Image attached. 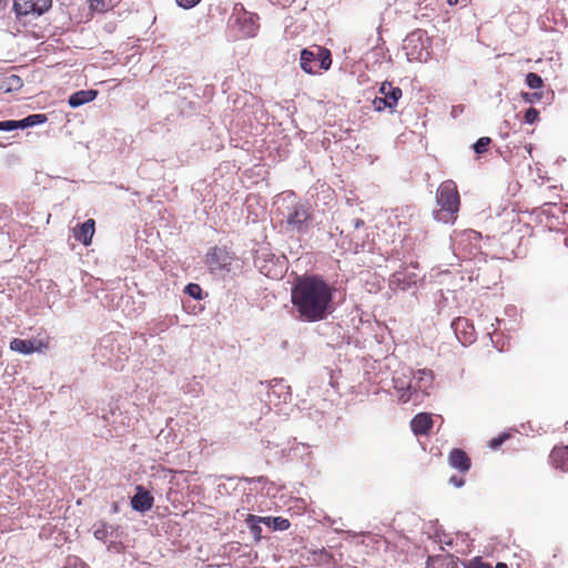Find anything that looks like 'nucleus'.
Listing matches in <instances>:
<instances>
[{
    "mask_svg": "<svg viewBox=\"0 0 568 568\" xmlns=\"http://www.w3.org/2000/svg\"><path fill=\"white\" fill-rule=\"evenodd\" d=\"M113 7L111 0H90V8L93 11L104 12Z\"/></svg>",
    "mask_w": 568,
    "mask_h": 568,
    "instance_id": "21",
    "label": "nucleus"
},
{
    "mask_svg": "<svg viewBox=\"0 0 568 568\" xmlns=\"http://www.w3.org/2000/svg\"><path fill=\"white\" fill-rule=\"evenodd\" d=\"M233 11V16H236L235 22L239 24L243 37H255L258 30L257 16L246 12L242 4H235Z\"/></svg>",
    "mask_w": 568,
    "mask_h": 568,
    "instance_id": "6",
    "label": "nucleus"
},
{
    "mask_svg": "<svg viewBox=\"0 0 568 568\" xmlns=\"http://www.w3.org/2000/svg\"><path fill=\"white\" fill-rule=\"evenodd\" d=\"M526 83L531 89H539L542 87V79L537 73H528L526 77Z\"/></svg>",
    "mask_w": 568,
    "mask_h": 568,
    "instance_id": "23",
    "label": "nucleus"
},
{
    "mask_svg": "<svg viewBox=\"0 0 568 568\" xmlns=\"http://www.w3.org/2000/svg\"><path fill=\"white\" fill-rule=\"evenodd\" d=\"M338 532H345V534H348L351 532L349 530H339Z\"/></svg>",
    "mask_w": 568,
    "mask_h": 568,
    "instance_id": "38",
    "label": "nucleus"
},
{
    "mask_svg": "<svg viewBox=\"0 0 568 568\" xmlns=\"http://www.w3.org/2000/svg\"><path fill=\"white\" fill-rule=\"evenodd\" d=\"M438 557L439 556H428L427 566L429 567L430 565H433L438 559Z\"/></svg>",
    "mask_w": 568,
    "mask_h": 568,
    "instance_id": "35",
    "label": "nucleus"
},
{
    "mask_svg": "<svg viewBox=\"0 0 568 568\" xmlns=\"http://www.w3.org/2000/svg\"><path fill=\"white\" fill-rule=\"evenodd\" d=\"M448 3H449L450 6H455V4H457V3H458V0H448Z\"/></svg>",
    "mask_w": 568,
    "mask_h": 568,
    "instance_id": "37",
    "label": "nucleus"
},
{
    "mask_svg": "<svg viewBox=\"0 0 568 568\" xmlns=\"http://www.w3.org/2000/svg\"><path fill=\"white\" fill-rule=\"evenodd\" d=\"M507 437H508V435H501L497 438L491 439L489 442L490 448H493V449L498 448L506 440Z\"/></svg>",
    "mask_w": 568,
    "mask_h": 568,
    "instance_id": "31",
    "label": "nucleus"
},
{
    "mask_svg": "<svg viewBox=\"0 0 568 568\" xmlns=\"http://www.w3.org/2000/svg\"><path fill=\"white\" fill-rule=\"evenodd\" d=\"M551 463L556 468L568 470V446L555 447L550 455Z\"/></svg>",
    "mask_w": 568,
    "mask_h": 568,
    "instance_id": "16",
    "label": "nucleus"
},
{
    "mask_svg": "<svg viewBox=\"0 0 568 568\" xmlns=\"http://www.w3.org/2000/svg\"><path fill=\"white\" fill-rule=\"evenodd\" d=\"M186 293L194 298L201 297V287L197 284H189L186 286Z\"/></svg>",
    "mask_w": 568,
    "mask_h": 568,
    "instance_id": "29",
    "label": "nucleus"
},
{
    "mask_svg": "<svg viewBox=\"0 0 568 568\" xmlns=\"http://www.w3.org/2000/svg\"><path fill=\"white\" fill-rule=\"evenodd\" d=\"M491 142V140L489 138H480L475 144H474V150L477 154H481L484 152H486L487 150V146L489 145V143Z\"/></svg>",
    "mask_w": 568,
    "mask_h": 568,
    "instance_id": "24",
    "label": "nucleus"
},
{
    "mask_svg": "<svg viewBox=\"0 0 568 568\" xmlns=\"http://www.w3.org/2000/svg\"><path fill=\"white\" fill-rule=\"evenodd\" d=\"M311 213L308 206L304 204H294L286 216V230L296 233L307 231Z\"/></svg>",
    "mask_w": 568,
    "mask_h": 568,
    "instance_id": "4",
    "label": "nucleus"
},
{
    "mask_svg": "<svg viewBox=\"0 0 568 568\" xmlns=\"http://www.w3.org/2000/svg\"><path fill=\"white\" fill-rule=\"evenodd\" d=\"M381 93L384 94V98L389 100L388 108L393 109L396 106L398 100L402 97V90L399 88L393 87L388 82H384L381 87Z\"/></svg>",
    "mask_w": 568,
    "mask_h": 568,
    "instance_id": "18",
    "label": "nucleus"
},
{
    "mask_svg": "<svg viewBox=\"0 0 568 568\" xmlns=\"http://www.w3.org/2000/svg\"><path fill=\"white\" fill-rule=\"evenodd\" d=\"M539 112L535 108H529L525 113V121L529 124L538 119Z\"/></svg>",
    "mask_w": 568,
    "mask_h": 568,
    "instance_id": "28",
    "label": "nucleus"
},
{
    "mask_svg": "<svg viewBox=\"0 0 568 568\" xmlns=\"http://www.w3.org/2000/svg\"><path fill=\"white\" fill-rule=\"evenodd\" d=\"M449 483L456 487H462L465 484L464 479L457 478L456 476H452L449 479Z\"/></svg>",
    "mask_w": 568,
    "mask_h": 568,
    "instance_id": "32",
    "label": "nucleus"
},
{
    "mask_svg": "<svg viewBox=\"0 0 568 568\" xmlns=\"http://www.w3.org/2000/svg\"><path fill=\"white\" fill-rule=\"evenodd\" d=\"M432 425V416L427 413L417 414L410 422L412 429L416 435L427 434Z\"/></svg>",
    "mask_w": 568,
    "mask_h": 568,
    "instance_id": "11",
    "label": "nucleus"
},
{
    "mask_svg": "<svg viewBox=\"0 0 568 568\" xmlns=\"http://www.w3.org/2000/svg\"><path fill=\"white\" fill-rule=\"evenodd\" d=\"M317 62H318V59H317V55H316V47H314L312 49H304V50H302V52H301V68L306 73H310V74L315 73L316 72Z\"/></svg>",
    "mask_w": 568,
    "mask_h": 568,
    "instance_id": "13",
    "label": "nucleus"
},
{
    "mask_svg": "<svg viewBox=\"0 0 568 568\" xmlns=\"http://www.w3.org/2000/svg\"><path fill=\"white\" fill-rule=\"evenodd\" d=\"M94 220H87L83 224L79 226V229L74 230V237L84 245H90L92 236L94 234Z\"/></svg>",
    "mask_w": 568,
    "mask_h": 568,
    "instance_id": "14",
    "label": "nucleus"
},
{
    "mask_svg": "<svg viewBox=\"0 0 568 568\" xmlns=\"http://www.w3.org/2000/svg\"><path fill=\"white\" fill-rule=\"evenodd\" d=\"M434 537H435L434 538V542H440V544L444 542L445 545H448V546L452 545V540L450 539L449 540H443L442 538H439L440 535H434Z\"/></svg>",
    "mask_w": 568,
    "mask_h": 568,
    "instance_id": "33",
    "label": "nucleus"
},
{
    "mask_svg": "<svg viewBox=\"0 0 568 568\" xmlns=\"http://www.w3.org/2000/svg\"><path fill=\"white\" fill-rule=\"evenodd\" d=\"M43 343L40 341H31V339H21V338H13L10 342V349L28 355L32 354L34 352H40L43 347Z\"/></svg>",
    "mask_w": 568,
    "mask_h": 568,
    "instance_id": "10",
    "label": "nucleus"
},
{
    "mask_svg": "<svg viewBox=\"0 0 568 568\" xmlns=\"http://www.w3.org/2000/svg\"><path fill=\"white\" fill-rule=\"evenodd\" d=\"M449 465L453 468L458 469L459 471H467L470 468V460L465 452L462 449L455 448L450 452L449 457Z\"/></svg>",
    "mask_w": 568,
    "mask_h": 568,
    "instance_id": "12",
    "label": "nucleus"
},
{
    "mask_svg": "<svg viewBox=\"0 0 568 568\" xmlns=\"http://www.w3.org/2000/svg\"><path fill=\"white\" fill-rule=\"evenodd\" d=\"M436 201L440 209L434 212V217L443 222L453 220L459 209V194L455 182H443L437 190Z\"/></svg>",
    "mask_w": 568,
    "mask_h": 568,
    "instance_id": "3",
    "label": "nucleus"
},
{
    "mask_svg": "<svg viewBox=\"0 0 568 568\" xmlns=\"http://www.w3.org/2000/svg\"><path fill=\"white\" fill-rule=\"evenodd\" d=\"M234 520L239 526H234V529H240V532L244 531V528L251 532H262L266 530H287L291 527L290 521L283 517H271V516H255L247 514L244 510H236Z\"/></svg>",
    "mask_w": 568,
    "mask_h": 568,
    "instance_id": "2",
    "label": "nucleus"
},
{
    "mask_svg": "<svg viewBox=\"0 0 568 568\" xmlns=\"http://www.w3.org/2000/svg\"><path fill=\"white\" fill-rule=\"evenodd\" d=\"M20 124L16 120L0 121V131H13L20 129Z\"/></svg>",
    "mask_w": 568,
    "mask_h": 568,
    "instance_id": "26",
    "label": "nucleus"
},
{
    "mask_svg": "<svg viewBox=\"0 0 568 568\" xmlns=\"http://www.w3.org/2000/svg\"><path fill=\"white\" fill-rule=\"evenodd\" d=\"M52 0H14L13 8L18 17H38L51 7Z\"/></svg>",
    "mask_w": 568,
    "mask_h": 568,
    "instance_id": "7",
    "label": "nucleus"
},
{
    "mask_svg": "<svg viewBox=\"0 0 568 568\" xmlns=\"http://www.w3.org/2000/svg\"><path fill=\"white\" fill-rule=\"evenodd\" d=\"M291 302L296 318L307 323L326 320L335 310L333 287L315 275L296 280L292 287Z\"/></svg>",
    "mask_w": 568,
    "mask_h": 568,
    "instance_id": "1",
    "label": "nucleus"
},
{
    "mask_svg": "<svg viewBox=\"0 0 568 568\" xmlns=\"http://www.w3.org/2000/svg\"><path fill=\"white\" fill-rule=\"evenodd\" d=\"M98 95L95 90H81L73 93L69 98V105L71 108H78L84 103L93 101Z\"/></svg>",
    "mask_w": 568,
    "mask_h": 568,
    "instance_id": "17",
    "label": "nucleus"
},
{
    "mask_svg": "<svg viewBox=\"0 0 568 568\" xmlns=\"http://www.w3.org/2000/svg\"><path fill=\"white\" fill-rule=\"evenodd\" d=\"M199 2L200 0H176V3L184 9L193 8Z\"/></svg>",
    "mask_w": 568,
    "mask_h": 568,
    "instance_id": "30",
    "label": "nucleus"
},
{
    "mask_svg": "<svg viewBox=\"0 0 568 568\" xmlns=\"http://www.w3.org/2000/svg\"><path fill=\"white\" fill-rule=\"evenodd\" d=\"M316 55L318 59V69L328 70L332 64L331 52L327 49L316 45Z\"/></svg>",
    "mask_w": 568,
    "mask_h": 568,
    "instance_id": "19",
    "label": "nucleus"
},
{
    "mask_svg": "<svg viewBox=\"0 0 568 568\" xmlns=\"http://www.w3.org/2000/svg\"><path fill=\"white\" fill-rule=\"evenodd\" d=\"M45 121L47 116L44 114H32L22 120H19V123H21L20 129H26L38 124H42Z\"/></svg>",
    "mask_w": 568,
    "mask_h": 568,
    "instance_id": "20",
    "label": "nucleus"
},
{
    "mask_svg": "<svg viewBox=\"0 0 568 568\" xmlns=\"http://www.w3.org/2000/svg\"><path fill=\"white\" fill-rule=\"evenodd\" d=\"M493 568H508L507 564L505 562H498L495 567Z\"/></svg>",
    "mask_w": 568,
    "mask_h": 568,
    "instance_id": "36",
    "label": "nucleus"
},
{
    "mask_svg": "<svg viewBox=\"0 0 568 568\" xmlns=\"http://www.w3.org/2000/svg\"><path fill=\"white\" fill-rule=\"evenodd\" d=\"M234 256L222 247H214L206 256V263L214 273L231 272Z\"/></svg>",
    "mask_w": 568,
    "mask_h": 568,
    "instance_id": "5",
    "label": "nucleus"
},
{
    "mask_svg": "<svg viewBox=\"0 0 568 568\" xmlns=\"http://www.w3.org/2000/svg\"><path fill=\"white\" fill-rule=\"evenodd\" d=\"M352 223H353L354 229H359L364 225V221L361 219H355V220H353Z\"/></svg>",
    "mask_w": 568,
    "mask_h": 568,
    "instance_id": "34",
    "label": "nucleus"
},
{
    "mask_svg": "<svg viewBox=\"0 0 568 568\" xmlns=\"http://www.w3.org/2000/svg\"><path fill=\"white\" fill-rule=\"evenodd\" d=\"M412 379V388H410V397L413 394H416L418 392H422L424 395L428 394V389L433 385L434 375L433 372L429 369H418L413 371L410 369V376Z\"/></svg>",
    "mask_w": 568,
    "mask_h": 568,
    "instance_id": "8",
    "label": "nucleus"
},
{
    "mask_svg": "<svg viewBox=\"0 0 568 568\" xmlns=\"http://www.w3.org/2000/svg\"><path fill=\"white\" fill-rule=\"evenodd\" d=\"M410 368H404L400 371H396L393 375V384L394 388L400 393V400L407 403L410 400V388H412V379Z\"/></svg>",
    "mask_w": 568,
    "mask_h": 568,
    "instance_id": "9",
    "label": "nucleus"
},
{
    "mask_svg": "<svg viewBox=\"0 0 568 568\" xmlns=\"http://www.w3.org/2000/svg\"><path fill=\"white\" fill-rule=\"evenodd\" d=\"M389 100L387 98H375L373 101L374 108L376 111H382L386 106L388 108Z\"/></svg>",
    "mask_w": 568,
    "mask_h": 568,
    "instance_id": "27",
    "label": "nucleus"
},
{
    "mask_svg": "<svg viewBox=\"0 0 568 568\" xmlns=\"http://www.w3.org/2000/svg\"><path fill=\"white\" fill-rule=\"evenodd\" d=\"M536 97H539L537 93H534L532 100H536Z\"/></svg>",
    "mask_w": 568,
    "mask_h": 568,
    "instance_id": "39",
    "label": "nucleus"
},
{
    "mask_svg": "<svg viewBox=\"0 0 568 568\" xmlns=\"http://www.w3.org/2000/svg\"><path fill=\"white\" fill-rule=\"evenodd\" d=\"M63 568H88L87 565L75 556L68 557L67 564Z\"/></svg>",
    "mask_w": 568,
    "mask_h": 568,
    "instance_id": "25",
    "label": "nucleus"
},
{
    "mask_svg": "<svg viewBox=\"0 0 568 568\" xmlns=\"http://www.w3.org/2000/svg\"><path fill=\"white\" fill-rule=\"evenodd\" d=\"M536 97H539L537 93H534L532 100H536Z\"/></svg>",
    "mask_w": 568,
    "mask_h": 568,
    "instance_id": "40",
    "label": "nucleus"
},
{
    "mask_svg": "<svg viewBox=\"0 0 568 568\" xmlns=\"http://www.w3.org/2000/svg\"><path fill=\"white\" fill-rule=\"evenodd\" d=\"M153 497L146 490L139 489L132 497L131 505L133 509L145 511L152 507Z\"/></svg>",
    "mask_w": 568,
    "mask_h": 568,
    "instance_id": "15",
    "label": "nucleus"
},
{
    "mask_svg": "<svg viewBox=\"0 0 568 568\" xmlns=\"http://www.w3.org/2000/svg\"><path fill=\"white\" fill-rule=\"evenodd\" d=\"M464 568H493V566L484 561L481 557H475L464 562Z\"/></svg>",
    "mask_w": 568,
    "mask_h": 568,
    "instance_id": "22",
    "label": "nucleus"
}]
</instances>
